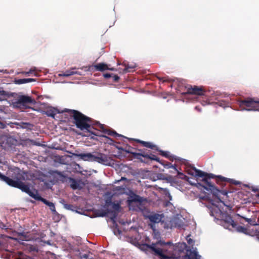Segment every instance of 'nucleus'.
I'll return each mask as SVG.
<instances>
[{
  "label": "nucleus",
  "instance_id": "nucleus-1",
  "mask_svg": "<svg viewBox=\"0 0 259 259\" xmlns=\"http://www.w3.org/2000/svg\"><path fill=\"white\" fill-rule=\"evenodd\" d=\"M214 178H215V182L222 187L226 185L227 182L233 183V181L230 179L221 176L215 177L212 174H207L197 169L190 164L187 160L179 157V178H185L191 185L196 186L197 187L201 186L205 190L210 191L215 196L214 199L211 200V203L213 205L218 207V203L221 202L224 205L225 203L217 195L220 191L211 181V179Z\"/></svg>",
  "mask_w": 259,
  "mask_h": 259
},
{
  "label": "nucleus",
  "instance_id": "nucleus-2",
  "mask_svg": "<svg viewBox=\"0 0 259 259\" xmlns=\"http://www.w3.org/2000/svg\"><path fill=\"white\" fill-rule=\"evenodd\" d=\"M62 112H67L69 114L70 118L73 119V123L77 128L81 131H87L92 135L98 136L99 135L93 132L92 130H99L109 136L114 137H124L115 131L106 128L105 125L101 124L98 121L93 123L91 118L77 110L65 108Z\"/></svg>",
  "mask_w": 259,
  "mask_h": 259
},
{
  "label": "nucleus",
  "instance_id": "nucleus-3",
  "mask_svg": "<svg viewBox=\"0 0 259 259\" xmlns=\"http://www.w3.org/2000/svg\"><path fill=\"white\" fill-rule=\"evenodd\" d=\"M143 247L150 250L159 259H178L177 243L173 244L169 241H158L151 244H144Z\"/></svg>",
  "mask_w": 259,
  "mask_h": 259
},
{
  "label": "nucleus",
  "instance_id": "nucleus-4",
  "mask_svg": "<svg viewBox=\"0 0 259 259\" xmlns=\"http://www.w3.org/2000/svg\"><path fill=\"white\" fill-rule=\"evenodd\" d=\"M11 171L13 172V174L10 177L3 175L0 172V180L11 187L22 190L25 185L22 181L25 180L24 175L26 174V172L21 173L19 168H18L13 169Z\"/></svg>",
  "mask_w": 259,
  "mask_h": 259
},
{
  "label": "nucleus",
  "instance_id": "nucleus-5",
  "mask_svg": "<svg viewBox=\"0 0 259 259\" xmlns=\"http://www.w3.org/2000/svg\"><path fill=\"white\" fill-rule=\"evenodd\" d=\"M11 171L13 172V174L10 177L3 175L0 172V180L11 187L22 190L25 185L22 181L25 180L24 175L26 174V172L21 173L19 168H18L13 169Z\"/></svg>",
  "mask_w": 259,
  "mask_h": 259
},
{
  "label": "nucleus",
  "instance_id": "nucleus-6",
  "mask_svg": "<svg viewBox=\"0 0 259 259\" xmlns=\"http://www.w3.org/2000/svg\"><path fill=\"white\" fill-rule=\"evenodd\" d=\"M238 105L243 110L259 111V101H256L253 98H247L239 100Z\"/></svg>",
  "mask_w": 259,
  "mask_h": 259
},
{
  "label": "nucleus",
  "instance_id": "nucleus-7",
  "mask_svg": "<svg viewBox=\"0 0 259 259\" xmlns=\"http://www.w3.org/2000/svg\"><path fill=\"white\" fill-rule=\"evenodd\" d=\"M134 140L138 143L141 144L142 146L144 147L149 148L152 150L158 151L159 152V154L163 157H165L166 158H169L170 157L169 152L164 151L159 149V148L156 145H154L153 143L151 142H145L141 141L139 139H134Z\"/></svg>",
  "mask_w": 259,
  "mask_h": 259
},
{
  "label": "nucleus",
  "instance_id": "nucleus-8",
  "mask_svg": "<svg viewBox=\"0 0 259 259\" xmlns=\"http://www.w3.org/2000/svg\"><path fill=\"white\" fill-rule=\"evenodd\" d=\"M21 191L25 192L34 199L42 202L44 204L49 206V207L52 205V202L48 201L46 199L38 195L37 192H36V193L32 192L28 185L25 184Z\"/></svg>",
  "mask_w": 259,
  "mask_h": 259
},
{
  "label": "nucleus",
  "instance_id": "nucleus-9",
  "mask_svg": "<svg viewBox=\"0 0 259 259\" xmlns=\"http://www.w3.org/2000/svg\"><path fill=\"white\" fill-rule=\"evenodd\" d=\"M139 151H140L141 153L131 152V153L135 158L140 160L141 162H146V161L142 159V157H144L149 160H155L156 161H159V158L154 154L151 153L149 154L145 153L144 151H143L142 150H139Z\"/></svg>",
  "mask_w": 259,
  "mask_h": 259
},
{
  "label": "nucleus",
  "instance_id": "nucleus-10",
  "mask_svg": "<svg viewBox=\"0 0 259 259\" xmlns=\"http://www.w3.org/2000/svg\"><path fill=\"white\" fill-rule=\"evenodd\" d=\"M93 160V161H96L105 165H109L110 164L109 157L101 153H98L97 155H94Z\"/></svg>",
  "mask_w": 259,
  "mask_h": 259
},
{
  "label": "nucleus",
  "instance_id": "nucleus-11",
  "mask_svg": "<svg viewBox=\"0 0 259 259\" xmlns=\"http://www.w3.org/2000/svg\"><path fill=\"white\" fill-rule=\"evenodd\" d=\"M186 88H187V92H186L187 94L201 96L203 95L205 92L204 89L201 87L196 85L192 87L188 85Z\"/></svg>",
  "mask_w": 259,
  "mask_h": 259
},
{
  "label": "nucleus",
  "instance_id": "nucleus-12",
  "mask_svg": "<svg viewBox=\"0 0 259 259\" xmlns=\"http://www.w3.org/2000/svg\"><path fill=\"white\" fill-rule=\"evenodd\" d=\"M89 70L91 71H104L106 70L114 71V68H109L108 65L104 63H98L96 65H92L89 67Z\"/></svg>",
  "mask_w": 259,
  "mask_h": 259
},
{
  "label": "nucleus",
  "instance_id": "nucleus-13",
  "mask_svg": "<svg viewBox=\"0 0 259 259\" xmlns=\"http://www.w3.org/2000/svg\"><path fill=\"white\" fill-rule=\"evenodd\" d=\"M163 218V214H158L153 212L145 215V218L149 219L150 222L153 224L160 223Z\"/></svg>",
  "mask_w": 259,
  "mask_h": 259
},
{
  "label": "nucleus",
  "instance_id": "nucleus-14",
  "mask_svg": "<svg viewBox=\"0 0 259 259\" xmlns=\"http://www.w3.org/2000/svg\"><path fill=\"white\" fill-rule=\"evenodd\" d=\"M34 100L31 97L26 96H20L18 97L16 103L21 105H25L27 104L33 103Z\"/></svg>",
  "mask_w": 259,
  "mask_h": 259
},
{
  "label": "nucleus",
  "instance_id": "nucleus-15",
  "mask_svg": "<svg viewBox=\"0 0 259 259\" xmlns=\"http://www.w3.org/2000/svg\"><path fill=\"white\" fill-rule=\"evenodd\" d=\"M55 172L59 176L63 177L65 179H67L68 180V183H69L70 186L72 189L76 190L79 188V184L74 179L71 178H67L63 176L60 171H56Z\"/></svg>",
  "mask_w": 259,
  "mask_h": 259
},
{
  "label": "nucleus",
  "instance_id": "nucleus-16",
  "mask_svg": "<svg viewBox=\"0 0 259 259\" xmlns=\"http://www.w3.org/2000/svg\"><path fill=\"white\" fill-rule=\"evenodd\" d=\"M222 220L225 223L227 228L230 227L232 228L236 226V223L233 220L231 216L227 213H225L222 215Z\"/></svg>",
  "mask_w": 259,
  "mask_h": 259
},
{
  "label": "nucleus",
  "instance_id": "nucleus-17",
  "mask_svg": "<svg viewBox=\"0 0 259 259\" xmlns=\"http://www.w3.org/2000/svg\"><path fill=\"white\" fill-rule=\"evenodd\" d=\"M75 155L84 161H93V160L94 155L91 153H80L76 154Z\"/></svg>",
  "mask_w": 259,
  "mask_h": 259
},
{
  "label": "nucleus",
  "instance_id": "nucleus-18",
  "mask_svg": "<svg viewBox=\"0 0 259 259\" xmlns=\"http://www.w3.org/2000/svg\"><path fill=\"white\" fill-rule=\"evenodd\" d=\"M59 113H60V112L57 108L53 107L48 109L45 111V113L48 116L51 117L53 118H55L56 114Z\"/></svg>",
  "mask_w": 259,
  "mask_h": 259
},
{
  "label": "nucleus",
  "instance_id": "nucleus-19",
  "mask_svg": "<svg viewBox=\"0 0 259 259\" xmlns=\"http://www.w3.org/2000/svg\"><path fill=\"white\" fill-rule=\"evenodd\" d=\"M75 69V68H71V69L67 70L65 71H64L63 73L59 74V76L68 77L73 74H81L78 71H74Z\"/></svg>",
  "mask_w": 259,
  "mask_h": 259
},
{
  "label": "nucleus",
  "instance_id": "nucleus-20",
  "mask_svg": "<svg viewBox=\"0 0 259 259\" xmlns=\"http://www.w3.org/2000/svg\"><path fill=\"white\" fill-rule=\"evenodd\" d=\"M36 79L34 78H23L15 79V83L17 84H24L33 81H35Z\"/></svg>",
  "mask_w": 259,
  "mask_h": 259
},
{
  "label": "nucleus",
  "instance_id": "nucleus-21",
  "mask_svg": "<svg viewBox=\"0 0 259 259\" xmlns=\"http://www.w3.org/2000/svg\"><path fill=\"white\" fill-rule=\"evenodd\" d=\"M232 229H233L235 230H236L238 232L243 233L244 234H248V230L247 228L238 225V224L236 223V226L235 227H232Z\"/></svg>",
  "mask_w": 259,
  "mask_h": 259
},
{
  "label": "nucleus",
  "instance_id": "nucleus-22",
  "mask_svg": "<svg viewBox=\"0 0 259 259\" xmlns=\"http://www.w3.org/2000/svg\"><path fill=\"white\" fill-rule=\"evenodd\" d=\"M18 236L19 237V238L22 241H28L30 240L29 236L25 232H23L21 233H18Z\"/></svg>",
  "mask_w": 259,
  "mask_h": 259
},
{
  "label": "nucleus",
  "instance_id": "nucleus-23",
  "mask_svg": "<svg viewBox=\"0 0 259 259\" xmlns=\"http://www.w3.org/2000/svg\"><path fill=\"white\" fill-rule=\"evenodd\" d=\"M242 218L245 221V222H247L249 225L252 226L257 225V223L256 222V219L255 218L253 219H248L247 218L242 217Z\"/></svg>",
  "mask_w": 259,
  "mask_h": 259
},
{
  "label": "nucleus",
  "instance_id": "nucleus-24",
  "mask_svg": "<svg viewBox=\"0 0 259 259\" xmlns=\"http://www.w3.org/2000/svg\"><path fill=\"white\" fill-rule=\"evenodd\" d=\"M196 256H198L196 251H191L189 254L185 255L184 259H194Z\"/></svg>",
  "mask_w": 259,
  "mask_h": 259
},
{
  "label": "nucleus",
  "instance_id": "nucleus-25",
  "mask_svg": "<svg viewBox=\"0 0 259 259\" xmlns=\"http://www.w3.org/2000/svg\"><path fill=\"white\" fill-rule=\"evenodd\" d=\"M112 208L117 211H119L120 209V204L119 203H115L113 202L112 205Z\"/></svg>",
  "mask_w": 259,
  "mask_h": 259
},
{
  "label": "nucleus",
  "instance_id": "nucleus-26",
  "mask_svg": "<svg viewBox=\"0 0 259 259\" xmlns=\"http://www.w3.org/2000/svg\"><path fill=\"white\" fill-rule=\"evenodd\" d=\"M182 222V220L180 218V217H179V230H180V229L182 228V229H185V227H186L188 226L187 224H185V223H184L183 224H181V222Z\"/></svg>",
  "mask_w": 259,
  "mask_h": 259
},
{
  "label": "nucleus",
  "instance_id": "nucleus-27",
  "mask_svg": "<svg viewBox=\"0 0 259 259\" xmlns=\"http://www.w3.org/2000/svg\"><path fill=\"white\" fill-rule=\"evenodd\" d=\"M190 235H187V237H186V240L187 241L189 245H193V244L194 243V241L191 238H190Z\"/></svg>",
  "mask_w": 259,
  "mask_h": 259
},
{
  "label": "nucleus",
  "instance_id": "nucleus-28",
  "mask_svg": "<svg viewBox=\"0 0 259 259\" xmlns=\"http://www.w3.org/2000/svg\"><path fill=\"white\" fill-rule=\"evenodd\" d=\"M107 212H106L105 211H100L99 212H98L97 216L103 217L106 216L107 215Z\"/></svg>",
  "mask_w": 259,
  "mask_h": 259
},
{
  "label": "nucleus",
  "instance_id": "nucleus-29",
  "mask_svg": "<svg viewBox=\"0 0 259 259\" xmlns=\"http://www.w3.org/2000/svg\"><path fill=\"white\" fill-rule=\"evenodd\" d=\"M133 68H134L133 66L130 67L128 66H125V68L123 69V72L127 73L128 72H130V69H133Z\"/></svg>",
  "mask_w": 259,
  "mask_h": 259
},
{
  "label": "nucleus",
  "instance_id": "nucleus-30",
  "mask_svg": "<svg viewBox=\"0 0 259 259\" xmlns=\"http://www.w3.org/2000/svg\"><path fill=\"white\" fill-rule=\"evenodd\" d=\"M113 79L114 82H118L119 79V77L117 75H114L113 76Z\"/></svg>",
  "mask_w": 259,
  "mask_h": 259
},
{
  "label": "nucleus",
  "instance_id": "nucleus-31",
  "mask_svg": "<svg viewBox=\"0 0 259 259\" xmlns=\"http://www.w3.org/2000/svg\"><path fill=\"white\" fill-rule=\"evenodd\" d=\"M113 202H112V200H111V198H109V199H107L106 200V204L107 205H112V203Z\"/></svg>",
  "mask_w": 259,
  "mask_h": 259
},
{
  "label": "nucleus",
  "instance_id": "nucleus-32",
  "mask_svg": "<svg viewBox=\"0 0 259 259\" xmlns=\"http://www.w3.org/2000/svg\"><path fill=\"white\" fill-rule=\"evenodd\" d=\"M81 259H88L89 255L88 254H83L80 255Z\"/></svg>",
  "mask_w": 259,
  "mask_h": 259
},
{
  "label": "nucleus",
  "instance_id": "nucleus-33",
  "mask_svg": "<svg viewBox=\"0 0 259 259\" xmlns=\"http://www.w3.org/2000/svg\"><path fill=\"white\" fill-rule=\"evenodd\" d=\"M50 208L53 212H56L55 206L53 203H52V205L50 206Z\"/></svg>",
  "mask_w": 259,
  "mask_h": 259
},
{
  "label": "nucleus",
  "instance_id": "nucleus-34",
  "mask_svg": "<svg viewBox=\"0 0 259 259\" xmlns=\"http://www.w3.org/2000/svg\"><path fill=\"white\" fill-rule=\"evenodd\" d=\"M157 77L160 81H162V82H165L167 81V80L165 79V77H160L158 76Z\"/></svg>",
  "mask_w": 259,
  "mask_h": 259
},
{
  "label": "nucleus",
  "instance_id": "nucleus-35",
  "mask_svg": "<svg viewBox=\"0 0 259 259\" xmlns=\"http://www.w3.org/2000/svg\"><path fill=\"white\" fill-rule=\"evenodd\" d=\"M0 227H1L3 229L6 230V231H7V230L9 229V228L7 227V226L5 224H3V223H2Z\"/></svg>",
  "mask_w": 259,
  "mask_h": 259
},
{
  "label": "nucleus",
  "instance_id": "nucleus-36",
  "mask_svg": "<svg viewBox=\"0 0 259 259\" xmlns=\"http://www.w3.org/2000/svg\"><path fill=\"white\" fill-rule=\"evenodd\" d=\"M6 127V125L5 123L0 121V128L4 129Z\"/></svg>",
  "mask_w": 259,
  "mask_h": 259
},
{
  "label": "nucleus",
  "instance_id": "nucleus-37",
  "mask_svg": "<svg viewBox=\"0 0 259 259\" xmlns=\"http://www.w3.org/2000/svg\"><path fill=\"white\" fill-rule=\"evenodd\" d=\"M111 75H112L111 74L108 73L104 74V77L106 78H109L111 77Z\"/></svg>",
  "mask_w": 259,
  "mask_h": 259
},
{
  "label": "nucleus",
  "instance_id": "nucleus-38",
  "mask_svg": "<svg viewBox=\"0 0 259 259\" xmlns=\"http://www.w3.org/2000/svg\"><path fill=\"white\" fill-rule=\"evenodd\" d=\"M116 190H122L123 191H124L125 190V187L123 186H121V187H118L116 188Z\"/></svg>",
  "mask_w": 259,
  "mask_h": 259
},
{
  "label": "nucleus",
  "instance_id": "nucleus-39",
  "mask_svg": "<svg viewBox=\"0 0 259 259\" xmlns=\"http://www.w3.org/2000/svg\"><path fill=\"white\" fill-rule=\"evenodd\" d=\"M256 230L257 231L256 235L259 237V225H257V228Z\"/></svg>",
  "mask_w": 259,
  "mask_h": 259
},
{
  "label": "nucleus",
  "instance_id": "nucleus-40",
  "mask_svg": "<svg viewBox=\"0 0 259 259\" xmlns=\"http://www.w3.org/2000/svg\"><path fill=\"white\" fill-rule=\"evenodd\" d=\"M181 81V80L179 78V84H180V82ZM179 92H181V87L180 86V84H179Z\"/></svg>",
  "mask_w": 259,
  "mask_h": 259
},
{
  "label": "nucleus",
  "instance_id": "nucleus-41",
  "mask_svg": "<svg viewBox=\"0 0 259 259\" xmlns=\"http://www.w3.org/2000/svg\"><path fill=\"white\" fill-rule=\"evenodd\" d=\"M35 70V69H30L29 71V72H30V73H32Z\"/></svg>",
  "mask_w": 259,
  "mask_h": 259
},
{
  "label": "nucleus",
  "instance_id": "nucleus-42",
  "mask_svg": "<svg viewBox=\"0 0 259 259\" xmlns=\"http://www.w3.org/2000/svg\"><path fill=\"white\" fill-rule=\"evenodd\" d=\"M221 193L223 195H227V192L226 191H223Z\"/></svg>",
  "mask_w": 259,
  "mask_h": 259
},
{
  "label": "nucleus",
  "instance_id": "nucleus-43",
  "mask_svg": "<svg viewBox=\"0 0 259 259\" xmlns=\"http://www.w3.org/2000/svg\"><path fill=\"white\" fill-rule=\"evenodd\" d=\"M182 246H184V247H186L187 246V244H186V243H183L181 244V246L182 247Z\"/></svg>",
  "mask_w": 259,
  "mask_h": 259
},
{
  "label": "nucleus",
  "instance_id": "nucleus-44",
  "mask_svg": "<svg viewBox=\"0 0 259 259\" xmlns=\"http://www.w3.org/2000/svg\"><path fill=\"white\" fill-rule=\"evenodd\" d=\"M23 73L25 74V75H28L29 74H30V72H29V71H28V72H23Z\"/></svg>",
  "mask_w": 259,
  "mask_h": 259
},
{
  "label": "nucleus",
  "instance_id": "nucleus-45",
  "mask_svg": "<svg viewBox=\"0 0 259 259\" xmlns=\"http://www.w3.org/2000/svg\"><path fill=\"white\" fill-rule=\"evenodd\" d=\"M149 225L150 226V228L154 230V225H153V224H149Z\"/></svg>",
  "mask_w": 259,
  "mask_h": 259
},
{
  "label": "nucleus",
  "instance_id": "nucleus-46",
  "mask_svg": "<svg viewBox=\"0 0 259 259\" xmlns=\"http://www.w3.org/2000/svg\"><path fill=\"white\" fill-rule=\"evenodd\" d=\"M168 196L169 198V200H171V197L169 193L168 194Z\"/></svg>",
  "mask_w": 259,
  "mask_h": 259
},
{
  "label": "nucleus",
  "instance_id": "nucleus-47",
  "mask_svg": "<svg viewBox=\"0 0 259 259\" xmlns=\"http://www.w3.org/2000/svg\"><path fill=\"white\" fill-rule=\"evenodd\" d=\"M200 256H199L198 257L197 256H196L194 259H200Z\"/></svg>",
  "mask_w": 259,
  "mask_h": 259
},
{
  "label": "nucleus",
  "instance_id": "nucleus-48",
  "mask_svg": "<svg viewBox=\"0 0 259 259\" xmlns=\"http://www.w3.org/2000/svg\"><path fill=\"white\" fill-rule=\"evenodd\" d=\"M102 137H104V138H108V139H109V138H108V137H107V136H102Z\"/></svg>",
  "mask_w": 259,
  "mask_h": 259
},
{
  "label": "nucleus",
  "instance_id": "nucleus-49",
  "mask_svg": "<svg viewBox=\"0 0 259 259\" xmlns=\"http://www.w3.org/2000/svg\"><path fill=\"white\" fill-rule=\"evenodd\" d=\"M125 178L122 177L120 181L122 180H125Z\"/></svg>",
  "mask_w": 259,
  "mask_h": 259
},
{
  "label": "nucleus",
  "instance_id": "nucleus-50",
  "mask_svg": "<svg viewBox=\"0 0 259 259\" xmlns=\"http://www.w3.org/2000/svg\"><path fill=\"white\" fill-rule=\"evenodd\" d=\"M47 243V244H49V245H50V244H51V243H50V241H48Z\"/></svg>",
  "mask_w": 259,
  "mask_h": 259
},
{
  "label": "nucleus",
  "instance_id": "nucleus-51",
  "mask_svg": "<svg viewBox=\"0 0 259 259\" xmlns=\"http://www.w3.org/2000/svg\"><path fill=\"white\" fill-rule=\"evenodd\" d=\"M175 169L177 171H178V170H177V168H176V165H175Z\"/></svg>",
  "mask_w": 259,
  "mask_h": 259
}]
</instances>
